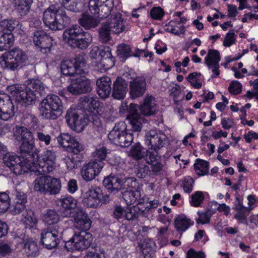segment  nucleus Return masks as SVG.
<instances>
[{
  "label": "nucleus",
  "mask_w": 258,
  "mask_h": 258,
  "mask_svg": "<svg viewBox=\"0 0 258 258\" xmlns=\"http://www.w3.org/2000/svg\"><path fill=\"white\" fill-rule=\"evenodd\" d=\"M193 224L194 222L184 215H178L174 219L175 228L180 233L185 232Z\"/></svg>",
  "instance_id": "34"
},
{
  "label": "nucleus",
  "mask_w": 258,
  "mask_h": 258,
  "mask_svg": "<svg viewBox=\"0 0 258 258\" xmlns=\"http://www.w3.org/2000/svg\"><path fill=\"white\" fill-rule=\"evenodd\" d=\"M84 57L78 55L73 59L63 60L60 64L62 74L66 76H74L76 75L86 74Z\"/></svg>",
  "instance_id": "7"
},
{
  "label": "nucleus",
  "mask_w": 258,
  "mask_h": 258,
  "mask_svg": "<svg viewBox=\"0 0 258 258\" xmlns=\"http://www.w3.org/2000/svg\"><path fill=\"white\" fill-rule=\"evenodd\" d=\"M102 169V168L89 161L88 163L83 166L81 171V174L85 180L89 181L98 175Z\"/></svg>",
  "instance_id": "23"
},
{
  "label": "nucleus",
  "mask_w": 258,
  "mask_h": 258,
  "mask_svg": "<svg viewBox=\"0 0 258 258\" xmlns=\"http://www.w3.org/2000/svg\"><path fill=\"white\" fill-rule=\"evenodd\" d=\"M194 168L198 175H205L209 172V163L204 160L197 159L194 164Z\"/></svg>",
  "instance_id": "45"
},
{
  "label": "nucleus",
  "mask_w": 258,
  "mask_h": 258,
  "mask_svg": "<svg viewBox=\"0 0 258 258\" xmlns=\"http://www.w3.org/2000/svg\"><path fill=\"white\" fill-rule=\"evenodd\" d=\"M4 163L15 174L20 175L26 172L23 163L19 157L6 154L4 158Z\"/></svg>",
  "instance_id": "18"
},
{
  "label": "nucleus",
  "mask_w": 258,
  "mask_h": 258,
  "mask_svg": "<svg viewBox=\"0 0 258 258\" xmlns=\"http://www.w3.org/2000/svg\"><path fill=\"white\" fill-rule=\"evenodd\" d=\"M60 7H63L68 11L79 12L83 8L82 0H63Z\"/></svg>",
  "instance_id": "40"
},
{
  "label": "nucleus",
  "mask_w": 258,
  "mask_h": 258,
  "mask_svg": "<svg viewBox=\"0 0 258 258\" xmlns=\"http://www.w3.org/2000/svg\"><path fill=\"white\" fill-rule=\"evenodd\" d=\"M14 36L11 32H0V51L9 48L14 42Z\"/></svg>",
  "instance_id": "41"
},
{
  "label": "nucleus",
  "mask_w": 258,
  "mask_h": 258,
  "mask_svg": "<svg viewBox=\"0 0 258 258\" xmlns=\"http://www.w3.org/2000/svg\"><path fill=\"white\" fill-rule=\"evenodd\" d=\"M22 221L26 225L33 227L37 223V219L33 211L26 209L22 215Z\"/></svg>",
  "instance_id": "47"
},
{
  "label": "nucleus",
  "mask_w": 258,
  "mask_h": 258,
  "mask_svg": "<svg viewBox=\"0 0 258 258\" xmlns=\"http://www.w3.org/2000/svg\"><path fill=\"white\" fill-rule=\"evenodd\" d=\"M92 42V37L91 35L87 32H84L72 46L81 49H84L87 48Z\"/></svg>",
  "instance_id": "39"
},
{
  "label": "nucleus",
  "mask_w": 258,
  "mask_h": 258,
  "mask_svg": "<svg viewBox=\"0 0 258 258\" xmlns=\"http://www.w3.org/2000/svg\"><path fill=\"white\" fill-rule=\"evenodd\" d=\"M109 28L107 26V24L104 23L102 24L101 27L99 29V39L102 43H106L110 38V32Z\"/></svg>",
  "instance_id": "52"
},
{
  "label": "nucleus",
  "mask_w": 258,
  "mask_h": 258,
  "mask_svg": "<svg viewBox=\"0 0 258 258\" xmlns=\"http://www.w3.org/2000/svg\"><path fill=\"white\" fill-rule=\"evenodd\" d=\"M84 32V31L79 26L73 25L64 31L63 39L68 44L72 46Z\"/></svg>",
  "instance_id": "26"
},
{
  "label": "nucleus",
  "mask_w": 258,
  "mask_h": 258,
  "mask_svg": "<svg viewBox=\"0 0 258 258\" xmlns=\"http://www.w3.org/2000/svg\"><path fill=\"white\" fill-rule=\"evenodd\" d=\"M146 89L145 79L137 77L130 84V95L132 99H136L143 95Z\"/></svg>",
  "instance_id": "21"
},
{
  "label": "nucleus",
  "mask_w": 258,
  "mask_h": 258,
  "mask_svg": "<svg viewBox=\"0 0 258 258\" xmlns=\"http://www.w3.org/2000/svg\"><path fill=\"white\" fill-rule=\"evenodd\" d=\"M111 31V32L119 34L120 33L127 30L126 21L121 17L120 13L111 15L109 21L105 22Z\"/></svg>",
  "instance_id": "20"
},
{
  "label": "nucleus",
  "mask_w": 258,
  "mask_h": 258,
  "mask_svg": "<svg viewBox=\"0 0 258 258\" xmlns=\"http://www.w3.org/2000/svg\"><path fill=\"white\" fill-rule=\"evenodd\" d=\"M221 56L219 51L216 49H209L207 54L205 58V63L209 70H211L212 78H217L220 75L219 62Z\"/></svg>",
  "instance_id": "14"
},
{
  "label": "nucleus",
  "mask_w": 258,
  "mask_h": 258,
  "mask_svg": "<svg viewBox=\"0 0 258 258\" xmlns=\"http://www.w3.org/2000/svg\"><path fill=\"white\" fill-rule=\"evenodd\" d=\"M139 245L142 250L145 258H151L153 249L151 246H149L146 240L142 243H139Z\"/></svg>",
  "instance_id": "63"
},
{
  "label": "nucleus",
  "mask_w": 258,
  "mask_h": 258,
  "mask_svg": "<svg viewBox=\"0 0 258 258\" xmlns=\"http://www.w3.org/2000/svg\"><path fill=\"white\" fill-rule=\"evenodd\" d=\"M86 74L78 75L71 81L68 87V91L73 95L88 93L91 92L92 87L91 81L86 78Z\"/></svg>",
  "instance_id": "11"
},
{
  "label": "nucleus",
  "mask_w": 258,
  "mask_h": 258,
  "mask_svg": "<svg viewBox=\"0 0 258 258\" xmlns=\"http://www.w3.org/2000/svg\"><path fill=\"white\" fill-rule=\"evenodd\" d=\"M79 104L85 109L92 111V109H95L99 106V100L95 95H88L81 97L79 99Z\"/></svg>",
  "instance_id": "33"
},
{
  "label": "nucleus",
  "mask_w": 258,
  "mask_h": 258,
  "mask_svg": "<svg viewBox=\"0 0 258 258\" xmlns=\"http://www.w3.org/2000/svg\"><path fill=\"white\" fill-rule=\"evenodd\" d=\"M145 138V143L150 150H159L168 143L166 135L160 131L150 130Z\"/></svg>",
  "instance_id": "12"
},
{
  "label": "nucleus",
  "mask_w": 258,
  "mask_h": 258,
  "mask_svg": "<svg viewBox=\"0 0 258 258\" xmlns=\"http://www.w3.org/2000/svg\"><path fill=\"white\" fill-rule=\"evenodd\" d=\"M56 155L52 150H46L41 155L36 151L26 157L24 164L26 168L40 174L45 175L53 171L56 167Z\"/></svg>",
  "instance_id": "2"
},
{
  "label": "nucleus",
  "mask_w": 258,
  "mask_h": 258,
  "mask_svg": "<svg viewBox=\"0 0 258 258\" xmlns=\"http://www.w3.org/2000/svg\"><path fill=\"white\" fill-rule=\"evenodd\" d=\"M127 90V84L121 77H117L113 83L112 96L116 99H122L125 97Z\"/></svg>",
  "instance_id": "28"
},
{
  "label": "nucleus",
  "mask_w": 258,
  "mask_h": 258,
  "mask_svg": "<svg viewBox=\"0 0 258 258\" xmlns=\"http://www.w3.org/2000/svg\"><path fill=\"white\" fill-rule=\"evenodd\" d=\"M79 23L85 29H90L97 27L99 23V21L92 15L84 13L79 19Z\"/></svg>",
  "instance_id": "38"
},
{
  "label": "nucleus",
  "mask_w": 258,
  "mask_h": 258,
  "mask_svg": "<svg viewBox=\"0 0 258 258\" xmlns=\"http://www.w3.org/2000/svg\"><path fill=\"white\" fill-rule=\"evenodd\" d=\"M146 161L149 164H152L157 161L158 152L157 150H150L146 151Z\"/></svg>",
  "instance_id": "64"
},
{
  "label": "nucleus",
  "mask_w": 258,
  "mask_h": 258,
  "mask_svg": "<svg viewBox=\"0 0 258 258\" xmlns=\"http://www.w3.org/2000/svg\"><path fill=\"white\" fill-rule=\"evenodd\" d=\"M50 176L44 175L37 177L33 182L35 191L45 195L46 190L48 187Z\"/></svg>",
  "instance_id": "35"
},
{
  "label": "nucleus",
  "mask_w": 258,
  "mask_h": 258,
  "mask_svg": "<svg viewBox=\"0 0 258 258\" xmlns=\"http://www.w3.org/2000/svg\"><path fill=\"white\" fill-rule=\"evenodd\" d=\"M75 138L68 134H61L57 138V140L59 144L63 148L68 149L69 147Z\"/></svg>",
  "instance_id": "55"
},
{
  "label": "nucleus",
  "mask_w": 258,
  "mask_h": 258,
  "mask_svg": "<svg viewBox=\"0 0 258 258\" xmlns=\"http://www.w3.org/2000/svg\"><path fill=\"white\" fill-rule=\"evenodd\" d=\"M139 208L135 206L127 208L124 211V217L127 220L137 219L139 215Z\"/></svg>",
  "instance_id": "57"
},
{
  "label": "nucleus",
  "mask_w": 258,
  "mask_h": 258,
  "mask_svg": "<svg viewBox=\"0 0 258 258\" xmlns=\"http://www.w3.org/2000/svg\"><path fill=\"white\" fill-rule=\"evenodd\" d=\"M250 210L244 207L240 202H238L235 205L236 213L234 218L238 220L239 223H243L245 221V218L249 215Z\"/></svg>",
  "instance_id": "44"
},
{
  "label": "nucleus",
  "mask_w": 258,
  "mask_h": 258,
  "mask_svg": "<svg viewBox=\"0 0 258 258\" xmlns=\"http://www.w3.org/2000/svg\"><path fill=\"white\" fill-rule=\"evenodd\" d=\"M40 115L46 119H56L63 111L61 100L56 95H47L39 105Z\"/></svg>",
  "instance_id": "4"
},
{
  "label": "nucleus",
  "mask_w": 258,
  "mask_h": 258,
  "mask_svg": "<svg viewBox=\"0 0 258 258\" xmlns=\"http://www.w3.org/2000/svg\"><path fill=\"white\" fill-rule=\"evenodd\" d=\"M32 0H17L16 10L21 16H25L28 14L30 9Z\"/></svg>",
  "instance_id": "48"
},
{
  "label": "nucleus",
  "mask_w": 258,
  "mask_h": 258,
  "mask_svg": "<svg viewBox=\"0 0 258 258\" xmlns=\"http://www.w3.org/2000/svg\"><path fill=\"white\" fill-rule=\"evenodd\" d=\"M14 136L17 141L21 142L19 149L24 160L37 150L33 133L26 127L17 125Z\"/></svg>",
  "instance_id": "5"
},
{
  "label": "nucleus",
  "mask_w": 258,
  "mask_h": 258,
  "mask_svg": "<svg viewBox=\"0 0 258 258\" xmlns=\"http://www.w3.org/2000/svg\"><path fill=\"white\" fill-rule=\"evenodd\" d=\"M42 20L45 26L54 31L62 30L71 23L64 8L53 5L44 11Z\"/></svg>",
  "instance_id": "3"
},
{
  "label": "nucleus",
  "mask_w": 258,
  "mask_h": 258,
  "mask_svg": "<svg viewBox=\"0 0 258 258\" xmlns=\"http://www.w3.org/2000/svg\"><path fill=\"white\" fill-rule=\"evenodd\" d=\"M133 134L130 130H126L115 145L121 148L128 147L133 142Z\"/></svg>",
  "instance_id": "46"
},
{
  "label": "nucleus",
  "mask_w": 258,
  "mask_h": 258,
  "mask_svg": "<svg viewBox=\"0 0 258 258\" xmlns=\"http://www.w3.org/2000/svg\"><path fill=\"white\" fill-rule=\"evenodd\" d=\"M57 202L60 207V213L62 217L70 218L74 216V210L78 205L76 199L71 196H64L58 199Z\"/></svg>",
  "instance_id": "16"
},
{
  "label": "nucleus",
  "mask_w": 258,
  "mask_h": 258,
  "mask_svg": "<svg viewBox=\"0 0 258 258\" xmlns=\"http://www.w3.org/2000/svg\"><path fill=\"white\" fill-rule=\"evenodd\" d=\"M92 241V235L87 232H76L73 236L66 242L64 247L70 251L83 250L88 248Z\"/></svg>",
  "instance_id": "8"
},
{
  "label": "nucleus",
  "mask_w": 258,
  "mask_h": 258,
  "mask_svg": "<svg viewBox=\"0 0 258 258\" xmlns=\"http://www.w3.org/2000/svg\"><path fill=\"white\" fill-rule=\"evenodd\" d=\"M111 80L108 76H103L96 81L97 93L102 98L108 97L111 91Z\"/></svg>",
  "instance_id": "22"
},
{
  "label": "nucleus",
  "mask_w": 258,
  "mask_h": 258,
  "mask_svg": "<svg viewBox=\"0 0 258 258\" xmlns=\"http://www.w3.org/2000/svg\"><path fill=\"white\" fill-rule=\"evenodd\" d=\"M36 135L38 140L43 143L46 146H48L50 144L51 137L48 134H44L41 130L37 131V133H35Z\"/></svg>",
  "instance_id": "62"
},
{
  "label": "nucleus",
  "mask_w": 258,
  "mask_h": 258,
  "mask_svg": "<svg viewBox=\"0 0 258 258\" xmlns=\"http://www.w3.org/2000/svg\"><path fill=\"white\" fill-rule=\"evenodd\" d=\"M201 73L194 72L190 73L186 77L187 80L190 82L191 85L196 89H200L202 87V83L198 81L197 77L200 76Z\"/></svg>",
  "instance_id": "59"
},
{
  "label": "nucleus",
  "mask_w": 258,
  "mask_h": 258,
  "mask_svg": "<svg viewBox=\"0 0 258 258\" xmlns=\"http://www.w3.org/2000/svg\"><path fill=\"white\" fill-rule=\"evenodd\" d=\"M62 232L63 228L58 225L44 229L41 234V243L48 249L56 247L59 243Z\"/></svg>",
  "instance_id": "9"
},
{
  "label": "nucleus",
  "mask_w": 258,
  "mask_h": 258,
  "mask_svg": "<svg viewBox=\"0 0 258 258\" xmlns=\"http://www.w3.org/2000/svg\"><path fill=\"white\" fill-rule=\"evenodd\" d=\"M126 130V125L124 122L120 121L115 123L114 126L108 135L109 140L115 145L118 143V141Z\"/></svg>",
  "instance_id": "30"
},
{
  "label": "nucleus",
  "mask_w": 258,
  "mask_h": 258,
  "mask_svg": "<svg viewBox=\"0 0 258 258\" xmlns=\"http://www.w3.org/2000/svg\"><path fill=\"white\" fill-rule=\"evenodd\" d=\"M100 188H92L83 195V203L88 208H97L100 207Z\"/></svg>",
  "instance_id": "19"
},
{
  "label": "nucleus",
  "mask_w": 258,
  "mask_h": 258,
  "mask_svg": "<svg viewBox=\"0 0 258 258\" xmlns=\"http://www.w3.org/2000/svg\"><path fill=\"white\" fill-rule=\"evenodd\" d=\"M1 65L4 69L17 71L21 69L27 59L25 52L20 48H15L3 54Z\"/></svg>",
  "instance_id": "6"
},
{
  "label": "nucleus",
  "mask_w": 258,
  "mask_h": 258,
  "mask_svg": "<svg viewBox=\"0 0 258 258\" xmlns=\"http://www.w3.org/2000/svg\"><path fill=\"white\" fill-rule=\"evenodd\" d=\"M108 150L105 147H101L95 150L92 153V159L90 161L103 169L105 165L104 161L106 159Z\"/></svg>",
  "instance_id": "32"
},
{
  "label": "nucleus",
  "mask_w": 258,
  "mask_h": 258,
  "mask_svg": "<svg viewBox=\"0 0 258 258\" xmlns=\"http://www.w3.org/2000/svg\"><path fill=\"white\" fill-rule=\"evenodd\" d=\"M19 21L13 19L4 20L0 23V26L2 30V32L8 31L9 32L12 33V31L19 27Z\"/></svg>",
  "instance_id": "50"
},
{
  "label": "nucleus",
  "mask_w": 258,
  "mask_h": 258,
  "mask_svg": "<svg viewBox=\"0 0 258 258\" xmlns=\"http://www.w3.org/2000/svg\"><path fill=\"white\" fill-rule=\"evenodd\" d=\"M15 109L11 97L6 94H0V119L9 120L15 115Z\"/></svg>",
  "instance_id": "15"
},
{
  "label": "nucleus",
  "mask_w": 258,
  "mask_h": 258,
  "mask_svg": "<svg viewBox=\"0 0 258 258\" xmlns=\"http://www.w3.org/2000/svg\"><path fill=\"white\" fill-rule=\"evenodd\" d=\"M107 48H110L104 46H93L90 52V56L92 58L95 59L101 58L102 56L106 53Z\"/></svg>",
  "instance_id": "54"
},
{
  "label": "nucleus",
  "mask_w": 258,
  "mask_h": 258,
  "mask_svg": "<svg viewBox=\"0 0 258 258\" xmlns=\"http://www.w3.org/2000/svg\"><path fill=\"white\" fill-rule=\"evenodd\" d=\"M129 114L126 119L128 120L129 129L131 132H140L143 124L145 122L144 115L142 114L138 109V105L131 103Z\"/></svg>",
  "instance_id": "13"
},
{
  "label": "nucleus",
  "mask_w": 258,
  "mask_h": 258,
  "mask_svg": "<svg viewBox=\"0 0 258 258\" xmlns=\"http://www.w3.org/2000/svg\"><path fill=\"white\" fill-rule=\"evenodd\" d=\"M42 220L47 225H54L59 220V216L56 211L48 209L42 215Z\"/></svg>",
  "instance_id": "43"
},
{
  "label": "nucleus",
  "mask_w": 258,
  "mask_h": 258,
  "mask_svg": "<svg viewBox=\"0 0 258 258\" xmlns=\"http://www.w3.org/2000/svg\"><path fill=\"white\" fill-rule=\"evenodd\" d=\"M114 6V0H90V12L101 19L107 18Z\"/></svg>",
  "instance_id": "10"
},
{
  "label": "nucleus",
  "mask_w": 258,
  "mask_h": 258,
  "mask_svg": "<svg viewBox=\"0 0 258 258\" xmlns=\"http://www.w3.org/2000/svg\"><path fill=\"white\" fill-rule=\"evenodd\" d=\"M150 171L148 166L145 164H141L137 167L136 173L138 177L144 178L149 175Z\"/></svg>",
  "instance_id": "60"
},
{
  "label": "nucleus",
  "mask_w": 258,
  "mask_h": 258,
  "mask_svg": "<svg viewBox=\"0 0 258 258\" xmlns=\"http://www.w3.org/2000/svg\"><path fill=\"white\" fill-rule=\"evenodd\" d=\"M84 150V146L77 139H74L67 150L71 151L74 154L77 155Z\"/></svg>",
  "instance_id": "61"
},
{
  "label": "nucleus",
  "mask_w": 258,
  "mask_h": 258,
  "mask_svg": "<svg viewBox=\"0 0 258 258\" xmlns=\"http://www.w3.org/2000/svg\"><path fill=\"white\" fill-rule=\"evenodd\" d=\"M10 205V199L6 192H0V214L6 212Z\"/></svg>",
  "instance_id": "56"
},
{
  "label": "nucleus",
  "mask_w": 258,
  "mask_h": 258,
  "mask_svg": "<svg viewBox=\"0 0 258 258\" xmlns=\"http://www.w3.org/2000/svg\"><path fill=\"white\" fill-rule=\"evenodd\" d=\"M146 151L140 143H138L132 147L130 154L135 159L140 160L145 157Z\"/></svg>",
  "instance_id": "49"
},
{
  "label": "nucleus",
  "mask_w": 258,
  "mask_h": 258,
  "mask_svg": "<svg viewBox=\"0 0 258 258\" xmlns=\"http://www.w3.org/2000/svg\"><path fill=\"white\" fill-rule=\"evenodd\" d=\"M27 202V195L23 192L17 191L12 213L15 215L21 213L26 208Z\"/></svg>",
  "instance_id": "29"
},
{
  "label": "nucleus",
  "mask_w": 258,
  "mask_h": 258,
  "mask_svg": "<svg viewBox=\"0 0 258 258\" xmlns=\"http://www.w3.org/2000/svg\"><path fill=\"white\" fill-rule=\"evenodd\" d=\"M91 220L87 214L81 211L74 218V227L80 231L87 232L91 227Z\"/></svg>",
  "instance_id": "25"
},
{
  "label": "nucleus",
  "mask_w": 258,
  "mask_h": 258,
  "mask_svg": "<svg viewBox=\"0 0 258 258\" xmlns=\"http://www.w3.org/2000/svg\"><path fill=\"white\" fill-rule=\"evenodd\" d=\"M106 53L102 56L97 64V67L101 71H106L111 68L115 63V60L111 53V48H107Z\"/></svg>",
  "instance_id": "31"
},
{
  "label": "nucleus",
  "mask_w": 258,
  "mask_h": 258,
  "mask_svg": "<svg viewBox=\"0 0 258 258\" xmlns=\"http://www.w3.org/2000/svg\"><path fill=\"white\" fill-rule=\"evenodd\" d=\"M45 86L38 79L29 81L27 88L20 84H13L7 87V91L15 100L22 106H27L35 101L37 94L40 95L45 93Z\"/></svg>",
  "instance_id": "1"
},
{
  "label": "nucleus",
  "mask_w": 258,
  "mask_h": 258,
  "mask_svg": "<svg viewBox=\"0 0 258 258\" xmlns=\"http://www.w3.org/2000/svg\"><path fill=\"white\" fill-rule=\"evenodd\" d=\"M122 198L127 205H133L138 202L137 204L142 203L140 199L141 193L140 190H125L122 192Z\"/></svg>",
  "instance_id": "37"
},
{
  "label": "nucleus",
  "mask_w": 258,
  "mask_h": 258,
  "mask_svg": "<svg viewBox=\"0 0 258 258\" xmlns=\"http://www.w3.org/2000/svg\"><path fill=\"white\" fill-rule=\"evenodd\" d=\"M139 111L146 116L154 114L157 111L155 98L152 96L147 95L144 98L143 104L140 107L138 106Z\"/></svg>",
  "instance_id": "27"
},
{
  "label": "nucleus",
  "mask_w": 258,
  "mask_h": 258,
  "mask_svg": "<svg viewBox=\"0 0 258 258\" xmlns=\"http://www.w3.org/2000/svg\"><path fill=\"white\" fill-rule=\"evenodd\" d=\"M33 42L36 47L44 53L49 52L52 45V38L43 31L34 33Z\"/></svg>",
  "instance_id": "17"
},
{
  "label": "nucleus",
  "mask_w": 258,
  "mask_h": 258,
  "mask_svg": "<svg viewBox=\"0 0 258 258\" xmlns=\"http://www.w3.org/2000/svg\"><path fill=\"white\" fill-rule=\"evenodd\" d=\"M104 186L111 192L116 193L122 189L123 180L118 175L111 173L104 178L103 181Z\"/></svg>",
  "instance_id": "24"
},
{
  "label": "nucleus",
  "mask_w": 258,
  "mask_h": 258,
  "mask_svg": "<svg viewBox=\"0 0 258 258\" xmlns=\"http://www.w3.org/2000/svg\"><path fill=\"white\" fill-rule=\"evenodd\" d=\"M66 119L69 126L73 130L77 131L83 125L81 119L75 111L69 110L66 115Z\"/></svg>",
  "instance_id": "36"
},
{
  "label": "nucleus",
  "mask_w": 258,
  "mask_h": 258,
  "mask_svg": "<svg viewBox=\"0 0 258 258\" xmlns=\"http://www.w3.org/2000/svg\"><path fill=\"white\" fill-rule=\"evenodd\" d=\"M24 249L26 253L29 256H35L38 251V247L36 243L34 241L30 239L25 241Z\"/></svg>",
  "instance_id": "51"
},
{
  "label": "nucleus",
  "mask_w": 258,
  "mask_h": 258,
  "mask_svg": "<svg viewBox=\"0 0 258 258\" xmlns=\"http://www.w3.org/2000/svg\"><path fill=\"white\" fill-rule=\"evenodd\" d=\"M48 189L46 190L45 195H55L60 192L61 184L60 180L58 178H56L52 176L50 177V180L49 181Z\"/></svg>",
  "instance_id": "42"
},
{
  "label": "nucleus",
  "mask_w": 258,
  "mask_h": 258,
  "mask_svg": "<svg viewBox=\"0 0 258 258\" xmlns=\"http://www.w3.org/2000/svg\"><path fill=\"white\" fill-rule=\"evenodd\" d=\"M116 52L118 55L123 59L132 56V52L130 46L125 44H120L117 47Z\"/></svg>",
  "instance_id": "53"
},
{
  "label": "nucleus",
  "mask_w": 258,
  "mask_h": 258,
  "mask_svg": "<svg viewBox=\"0 0 258 258\" xmlns=\"http://www.w3.org/2000/svg\"><path fill=\"white\" fill-rule=\"evenodd\" d=\"M204 198L202 191H197L191 195L190 204L194 207H199L203 203Z\"/></svg>",
  "instance_id": "58"
}]
</instances>
